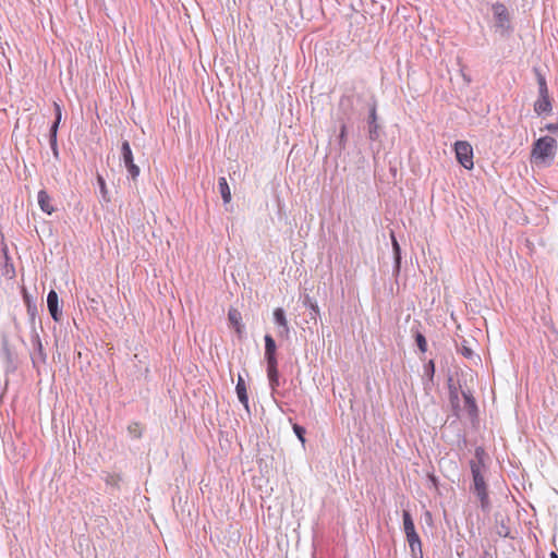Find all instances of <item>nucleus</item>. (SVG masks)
Returning a JSON list of instances; mask_svg holds the SVG:
<instances>
[{"mask_svg":"<svg viewBox=\"0 0 558 558\" xmlns=\"http://www.w3.org/2000/svg\"><path fill=\"white\" fill-rule=\"evenodd\" d=\"M391 243H392V251H393V258H395V267L393 271L396 274H399L400 267H401V247L395 236V233L391 232Z\"/></svg>","mask_w":558,"mask_h":558,"instance_id":"nucleus-18","label":"nucleus"},{"mask_svg":"<svg viewBox=\"0 0 558 558\" xmlns=\"http://www.w3.org/2000/svg\"><path fill=\"white\" fill-rule=\"evenodd\" d=\"M449 399H457L459 396L458 388L452 384V378L448 379Z\"/></svg>","mask_w":558,"mask_h":558,"instance_id":"nucleus-31","label":"nucleus"},{"mask_svg":"<svg viewBox=\"0 0 558 558\" xmlns=\"http://www.w3.org/2000/svg\"><path fill=\"white\" fill-rule=\"evenodd\" d=\"M235 391H236L239 401L244 405L245 409L248 410V396L246 392V386H245L244 379L241 376L238 377Z\"/></svg>","mask_w":558,"mask_h":558,"instance_id":"nucleus-17","label":"nucleus"},{"mask_svg":"<svg viewBox=\"0 0 558 558\" xmlns=\"http://www.w3.org/2000/svg\"><path fill=\"white\" fill-rule=\"evenodd\" d=\"M456 157L460 165L470 170L473 168V149L468 142L458 141L454 144Z\"/></svg>","mask_w":558,"mask_h":558,"instance_id":"nucleus-6","label":"nucleus"},{"mask_svg":"<svg viewBox=\"0 0 558 558\" xmlns=\"http://www.w3.org/2000/svg\"><path fill=\"white\" fill-rule=\"evenodd\" d=\"M267 377L269 387L271 389V395L275 397V393H277V389L279 387L278 364L267 365Z\"/></svg>","mask_w":558,"mask_h":558,"instance_id":"nucleus-13","label":"nucleus"},{"mask_svg":"<svg viewBox=\"0 0 558 558\" xmlns=\"http://www.w3.org/2000/svg\"><path fill=\"white\" fill-rule=\"evenodd\" d=\"M434 375H435V363L433 360H429L424 365V376L428 379V381L433 383Z\"/></svg>","mask_w":558,"mask_h":558,"instance_id":"nucleus-26","label":"nucleus"},{"mask_svg":"<svg viewBox=\"0 0 558 558\" xmlns=\"http://www.w3.org/2000/svg\"><path fill=\"white\" fill-rule=\"evenodd\" d=\"M56 118L49 130V145L52 150L53 157L59 159L58 148V130L62 118L61 107L54 102Z\"/></svg>","mask_w":558,"mask_h":558,"instance_id":"nucleus-8","label":"nucleus"},{"mask_svg":"<svg viewBox=\"0 0 558 558\" xmlns=\"http://www.w3.org/2000/svg\"><path fill=\"white\" fill-rule=\"evenodd\" d=\"M462 397L464 399L465 409L471 417L477 415L476 401L470 390H462Z\"/></svg>","mask_w":558,"mask_h":558,"instance_id":"nucleus-16","label":"nucleus"},{"mask_svg":"<svg viewBox=\"0 0 558 558\" xmlns=\"http://www.w3.org/2000/svg\"><path fill=\"white\" fill-rule=\"evenodd\" d=\"M274 322L278 327V336L288 339L290 336V327L283 308L277 307L274 311Z\"/></svg>","mask_w":558,"mask_h":558,"instance_id":"nucleus-9","label":"nucleus"},{"mask_svg":"<svg viewBox=\"0 0 558 558\" xmlns=\"http://www.w3.org/2000/svg\"><path fill=\"white\" fill-rule=\"evenodd\" d=\"M366 130H367V138L371 142H377L380 140L381 125L378 122L376 100H373L368 106V116L366 119Z\"/></svg>","mask_w":558,"mask_h":558,"instance_id":"nucleus-5","label":"nucleus"},{"mask_svg":"<svg viewBox=\"0 0 558 558\" xmlns=\"http://www.w3.org/2000/svg\"><path fill=\"white\" fill-rule=\"evenodd\" d=\"M458 352L462 354L466 359L473 357V350L466 344V341L463 340L461 345L457 348Z\"/></svg>","mask_w":558,"mask_h":558,"instance_id":"nucleus-27","label":"nucleus"},{"mask_svg":"<svg viewBox=\"0 0 558 558\" xmlns=\"http://www.w3.org/2000/svg\"><path fill=\"white\" fill-rule=\"evenodd\" d=\"M305 305H308V307L315 313V314H318L319 313V307L316 303L312 302L311 299H307L305 301Z\"/></svg>","mask_w":558,"mask_h":558,"instance_id":"nucleus-35","label":"nucleus"},{"mask_svg":"<svg viewBox=\"0 0 558 558\" xmlns=\"http://www.w3.org/2000/svg\"><path fill=\"white\" fill-rule=\"evenodd\" d=\"M541 130L542 131H548L550 133H556V132H558V122L557 123H547Z\"/></svg>","mask_w":558,"mask_h":558,"instance_id":"nucleus-34","label":"nucleus"},{"mask_svg":"<svg viewBox=\"0 0 558 558\" xmlns=\"http://www.w3.org/2000/svg\"><path fill=\"white\" fill-rule=\"evenodd\" d=\"M121 159L128 170L129 177L136 180L140 175V168L134 163L133 153L128 141H123L121 145Z\"/></svg>","mask_w":558,"mask_h":558,"instance_id":"nucleus-7","label":"nucleus"},{"mask_svg":"<svg viewBox=\"0 0 558 558\" xmlns=\"http://www.w3.org/2000/svg\"><path fill=\"white\" fill-rule=\"evenodd\" d=\"M407 541L409 543V547L411 549L413 558H417V555L420 556V558H422V542L418 534L416 532L413 534H409L407 536Z\"/></svg>","mask_w":558,"mask_h":558,"instance_id":"nucleus-15","label":"nucleus"},{"mask_svg":"<svg viewBox=\"0 0 558 558\" xmlns=\"http://www.w3.org/2000/svg\"><path fill=\"white\" fill-rule=\"evenodd\" d=\"M47 307L51 318L56 323H60L62 318V311L59 307V296L54 290H50L47 294Z\"/></svg>","mask_w":558,"mask_h":558,"instance_id":"nucleus-10","label":"nucleus"},{"mask_svg":"<svg viewBox=\"0 0 558 558\" xmlns=\"http://www.w3.org/2000/svg\"><path fill=\"white\" fill-rule=\"evenodd\" d=\"M486 452L483 447H476L474 459L470 460V469L473 478L472 490L480 500L481 509L488 511L490 509V500L488 496L487 484L484 478Z\"/></svg>","mask_w":558,"mask_h":558,"instance_id":"nucleus-1","label":"nucleus"},{"mask_svg":"<svg viewBox=\"0 0 558 558\" xmlns=\"http://www.w3.org/2000/svg\"><path fill=\"white\" fill-rule=\"evenodd\" d=\"M553 110V105L549 96H542L534 102V111L538 116L548 114Z\"/></svg>","mask_w":558,"mask_h":558,"instance_id":"nucleus-12","label":"nucleus"},{"mask_svg":"<svg viewBox=\"0 0 558 558\" xmlns=\"http://www.w3.org/2000/svg\"><path fill=\"white\" fill-rule=\"evenodd\" d=\"M550 558H558V555L557 553L555 551H551L550 555H549Z\"/></svg>","mask_w":558,"mask_h":558,"instance_id":"nucleus-37","label":"nucleus"},{"mask_svg":"<svg viewBox=\"0 0 558 558\" xmlns=\"http://www.w3.org/2000/svg\"><path fill=\"white\" fill-rule=\"evenodd\" d=\"M265 360L267 365L278 364L277 360V345L274 338L270 335H265Z\"/></svg>","mask_w":558,"mask_h":558,"instance_id":"nucleus-11","label":"nucleus"},{"mask_svg":"<svg viewBox=\"0 0 558 558\" xmlns=\"http://www.w3.org/2000/svg\"><path fill=\"white\" fill-rule=\"evenodd\" d=\"M293 432L295 434V436L298 437V439L304 444L305 442V434H306V429L299 425V424H293Z\"/></svg>","mask_w":558,"mask_h":558,"instance_id":"nucleus-28","label":"nucleus"},{"mask_svg":"<svg viewBox=\"0 0 558 558\" xmlns=\"http://www.w3.org/2000/svg\"><path fill=\"white\" fill-rule=\"evenodd\" d=\"M37 313H38V311H37L36 304H34L29 300H27V314L29 316L32 329L36 328L35 323H36Z\"/></svg>","mask_w":558,"mask_h":558,"instance_id":"nucleus-25","label":"nucleus"},{"mask_svg":"<svg viewBox=\"0 0 558 558\" xmlns=\"http://www.w3.org/2000/svg\"><path fill=\"white\" fill-rule=\"evenodd\" d=\"M228 319H229L230 324L235 328L236 332L241 333V328H242V325H241V320H242L241 313L238 310H235V308H231L228 312Z\"/></svg>","mask_w":558,"mask_h":558,"instance_id":"nucleus-20","label":"nucleus"},{"mask_svg":"<svg viewBox=\"0 0 558 558\" xmlns=\"http://www.w3.org/2000/svg\"><path fill=\"white\" fill-rule=\"evenodd\" d=\"M37 201L40 209L47 215H51L54 211V207L51 205V197L46 190H40L38 192Z\"/></svg>","mask_w":558,"mask_h":558,"instance_id":"nucleus-14","label":"nucleus"},{"mask_svg":"<svg viewBox=\"0 0 558 558\" xmlns=\"http://www.w3.org/2000/svg\"><path fill=\"white\" fill-rule=\"evenodd\" d=\"M352 106H353V102H352L351 97H347V96L341 97V99H340V108L341 109H344V108L351 109Z\"/></svg>","mask_w":558,"mask_h":558,"instance_id":"nucleus-32","label":"nucleus"},{"mask_svg":"<svg viewBox=\"0 0 558 558\" xmlns=\"http://www.w3.org/2000/svg\"><path fill=\"white\" fill-rule=\"evenodd\" d=\"M129 433L134 438H140L142 436V430L140 428V425L137 423H133L129 425Z\"/></svg>","mask_w":558,"mask_h":558,"instance_id":"nucleus-30","label":"nucleus"},{"mask_svg":"<svg viewBox=\"0 0 558 558\" xmlns=\"http://www.w3.org/2000/svg\"><path fill=\"white\" fill-rule=\"evenodd\" d=\"M218 190H219V193L223 199V203L225 204H228L230 203L231 201V191H230V187H229V184L227 182V179L225 177H221L219 178L218 180Z\"/></svg>","mask_w":558,"mask_h":558,"instance_id":"nucleus-19","label":"nucleus"},{"mask_svg":"<svg viewBox=\"0 0 558 558\" xmlns=\"http://www.w3.org/2000/svg\"><path fill=\"white\" fill-rule=\"evenodd\" d=\"M414 338H415V342H416L418 350L422 353H425L427 351V340H426L425 336L417 330L414 333Z\"/></svg>","mask_w":558,"mask_h":558,"instance_id":"nucleus-24","label":"nucleus"},{"mask_svg":"<svg viewBox=\"0 0 558 558\" xmlns=\"http://www.w3.org/2000/svg\"><path fill=\"white\" fill-rule=\"evenodd\" d=\"M97 182H98L99 190H100L102 198L105 201H109V198L107 197L108 191H107V187H106L105 179L101 175H98L97 177Z\"/></svg>","mask_w":558,"mask_h":558,"instance_id":"nucleus-29","label":"nucleus"},{"mask_svg":"<svg viewBox=\"0 0 558 558\" xmlns=\"http://www.w3.org/2000/svg\"><path fill=\"white\" fill-rule=\"evenodd\" d=\"M450 401V404L452 407V410L454 412V414L457 416H459V411H460V400H459V396H457V399H449Z\"/></svg>","mask_w":558,"mask_h":558,"instance_id":"nucleus-33","label":"nucleus"},{"mask_svg":"<svg viewBox=\"0 0 558 558\" xmlns=\"http://www.w3.org/2000/svg\"><path fill=\"white\" fill-rule=\"evenodd\" d=\"M557 149V141L551 136L539 137L533 145L532 157L546 162L553 160Z\"/></svg>","mask_w":558,"mask_h":558,"instance_id":"nucleus-2","label":"nucleus"},{"mask_svg":"<svg viewBox=\"0 0 558 558\" xmlns=\"http://www.w3.org/2000/svg\"><path fill=\"white\" fill-rule=\"evenodd\" d=\"M31 342H32V347H33V350L31 352V361H32L33 367L37 372V375H40L41 366L45 365L47 362V353L44 350L41 339H40L36 328H33V330H32Z\"/></svg>","mask_w":558,"mask_h":558,"instance_id":"nucleus-3","label":"nucleus"},{"mask_svg":"<svg viewBox=\"0 0 558 558\" xmlns=\"http://www.w3.org/2000/svg\"><path fill=\"white\" fill-rule=\"evenodd\" d=\"M493 13L495 19L496 31L502 36L508 35L511 31L510 15L505 4L496 2L493 4Z\"/></svg>","mask_w":558,"mask_h":558,"instance_id":"nucleus-4","label":"nucleus"},{"mask_svg":"<svg viewBox=\"0 0 558 558\" xmlns=\"http://www.w3.org/2000/svg\"><path fill=\"white\" fill-rule=\"evenodd\" d=\"M535 74H536L537 85H538V97L549 96L545 76L537 69H535Z\"/></svg>","mask_w":558,"mask_h":558,"instance_id":"nucleus-22","label":"nucleus"},{"mask_svg":"<svg viewBox=\"0 0 558 558\" xmlns=\"http://www.w3.org/2000/svg\"><path fill=\"white\" fill-rule=\"evenodd\" d=\"M347 133H348L347 124L343 122L340 125L339 135H338L339 153H342L347 147V141H348Z\"/></svg>","mask_w":558,"mask_h":558,"instance_id":"nucleus-23","label":"nucleus"},{"mask_svg":"<svg viewBox=\"0 0 558 558\" xmlns=\"http://www.w3.org/2000/svg\"><path fill=\"white\" fill-rule=\"evenodd\" d=\"M3 353L5 354L7 359L9 360L11 353H10V350H9V348L7 345L3 348Z\"/></svg>","mask_w":558,"mask_h":558,"instance_id":"nucleus-36","label":"nucleus"},{"mask_svg":"<svg viewBox=\"0 0 558 558\" xmlns=\"http://www.w3.org/2000/svg\"><path fill=\"white\" fill-rule=\"evenodd\" d=\"M402 519H403V530H404L405 536H408L409 534L415 533L416 531H415L414 522L411 517V513L408 510H403Z\"/></svg>","mask_w":558,"mask_h":558,"instance_id":"nucleus-21","label":"nucleus"}]
</instances>
